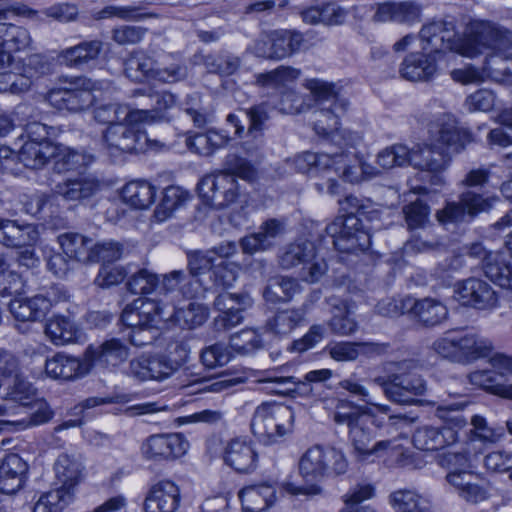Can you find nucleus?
<instances>
[{"label":"nucleus","mask_w":512,"mask_h":512,"mask_svg":"<svg viewBox=\"0 0 512 512\" xmlns=\"http://www.w3.org/2000/svg\"><path fill=\"white\" fill-rule=\"evenodd\" d=\"M207 317V309L196 302L174 307L148 298H139L124 308L121 322L130 329L128 338L131 344L142 347L157 339L163 323L173 321L182 328L193 329L201 326Z\"/></svg>","instance_id":"1"},{"label":"nucleus","mask_w":512,"mask_h":512,"mask_svg":"<svg viewBox=\"0 0 512 512\" xmlns=\"http://www.w3.org/2000/svg\"><path fill=\"white\" fill-rule=\"evenodd\" d=\"M339 386L368 406H359L351 401L338 400L332 415L333 421L337 425L347 427L348 440L358 458L366 459L372 455H380L382 451L391 446V441L381 440L372 444L376 435L370 427V418L376 416L375 411L389 414L390 406L374 402L368 388L352 377L340 381Z\"/></svg>","instance_id":"2"},{"label":"nucleus","mask_w":512,"mask_h":512,"mask_svg":"<svg viewBox=\"0 0 512 512\" xmlns=\"http://www.w3.org/2000/svg\"><path fill=\"white\" fill-rule=\"evenodd\" d=\"M435 128L432 145L416 144L410 148L409 165L431 172L441 171L447 166L450 155L460 152L471 140L469 132L459 128L450 115L440 117Z\"/></svg>","instance_id":"3"},{"label":"nucleus","mask_w":512,"mask_h":512,"mask_svg":"<svg viewBox=\"0 0 512 512\" xmlns=\"http://www.w3.org/2000/svg\"><path fill=\"white\" fill-rule=\"evenodd\" d=\"M422 49L428 53L454 51L462 56L473 58L479 53L480 21L468 23L461 37L451 22H432L420 31Z\"/></svg>","instance_id":"4"},{"label":"nucleus","mask_w":512,"mask_h":512,"mask_svg":"<svg viewBox=\"0 0 512 512\" xmlns=\"http://www.w3.org/2000/svg\"><path fill=\"white\" fill-rule=\"evenodd\" d=\"M304 86L318 104V109L313 112L315 132L335 139L339 134L340 118L347 112L349 102L339 96L332 83L314 78L307 79Z\"/></svg>","instance_id":"5"},{"label":"nucleus","mask_w":512,"mask_h":512,"mask_svg":"<svg viewBox=\"0 0 512 512\" xmlns=\"http://www.w3.org/2000/svg\"><path fill=\"white\" fill-rule=\"evenodd\" d=\"M512 47V32L492 22L482 21V81L485 78L508 84L511 72L510 58H503L500 52Z\"/></svg>","instance_id":"6"},{"label":"nucleus","mask_w":512,"mask_h":512,"mask_svg":"<svg viewBox=\"0 0 512 512\" xmlns=\"http://www.w3.org/2000/svg\"><path fill=\"white\" fill-rule=\"evenodd\" d=\"M348 459L343 450L329 445H313L299 460V473L307 482H320L347 472Z\"/></svg>","instance_id":"7"},{"label":"nucleus","mask_w":512,"mask_h":512,"mask_svg":"<svg viewBox=\"0 0 512 512\" xmlns=\"http://www.w3.org/2000/svg\"><path fill=\"white\" fill-rule=\"evenodd\" d=\"M100 189L99 182L94 178L81 177L68 179L58 183L51 195L42 192L23 194L20 203L23 211L31 216L39 215L47 205H51L57 197L67 201H83L94 196Z\"/></svg>","instance_id":"8"},{"label":"nucleus","mask_w":512,"mask_h":512,"mask_svg":"<svg viewBox=\"0 0 512 512\" xmlns=\"http://www.w3.org/2000/svg\"><path fill=\"white\" fill-rule=\"evenodd\" d=\"M482 390L512 401V355L494 350L489 341H482Z\"/></svg>","instance_id":"9"},{"label":"nucleus","mask_w":512,"mask_h":512,"mask_svg":"<svg viewBox=\"0 0 512 512\" xmlns=\"http://www.w3.org/2000/svg\"><path fill=\"white\" fill-rule=\"evenodd\" d=\"M293 410L284 404L263 403L259 405L251 420L252 433L266 445L274 443L292 431Z\"/></svg>","instance_id":"10"},{"label":"nucleus","mask_w":512,"mask_h":512,"mask_svg":"<svg viewBox=\"0 0 512 512\" xmlns=\"http://www.w3.org/2000/svg\"><path fill=\"white\" fill-rule=\"evenodd\" d=\"M278 261L286 270L301 266L300 277L308 283L318 282L327 272V264L323 258L317 257L314 243L303 238L284 246Z\"/></svg>","instance_id":"11"},{"label":"nucleus","mask_w":512,"mask_h":512,"mask_svg":"<svg viewBox=\"0 0 512 512\" xmlns=\"http://www.w3.org/2000/svg\"><path fill=\"white\" fill-rule=\"evenodd\" d=\"M111 82L78 78L74 88L53 89L48 93L49 103L58 110L77 113L89 108L96 100L94 92L108 90Z\"/></svg>","instance_id":"12"},{"label":"nucleus","mask_w":512,"mask_h":512,"mask_svg":"<svg viewBox=\"0 0 512 512\" xmlns=\"http://www.w3.org/2000/svg\"><path fill=\"white\" fill-rule=\"evenodd\" d=\"M433 349L438 355L451 361L473 362L480 358L478 332L470 329L449 330L433 343Z\"/></svg>","instance_id":"13"},{"label":"nucleus","mask_w":512,"mask_h":512,"mask_svg":"<svg viewBox=\"0 0 512 512\" xmlns=\"http://www.w3.org/2000/svg\"><path fill=\"white\" fill-rule=\"evenodd\" d=\"M325 231L341 253L363 252L370 246V235L363 229L359 216L353 213L338 216Z\"/></svg>","instance_id":"14"},{"label":"nucleus","mask_w":512,"mask_h":512,"mask_svg":"<svg viewBox=\"0 0 512 512\" xmlns=\"http://www.w3.org/2000/svg\"><path fill=\"white\" fill-rule=\"evenodd\" d=\"M466 191L462 192L460 202H448L437 211V220L443 224H456L474 218L480 210V170L471 171L466 179Z\"/></svg>","instance_id":"15"},{"label":"nucleus","mask_w":512,"mask_h":512,"mask_svg":"<svg viewBox=\"0 0 512 512\" xmlns=\"http://www.w3.org/2000/svg\"><path fill=\"white\" fill-rule=\"evenodd\" d=\"M392 367V388L386 390L387 399L397 404H413L415 397L426 391L425 381L416 373L412 361L393 363Z\"/></svg>","instance_id":"16"},{"label":"nucleus","mask_w":512,"mask_h":512,"mask_svg":"<svg viewBox=\"0 0 512 512\" xmlns=\"http://www.w3.org/2000/svg\"><path fill=\"white\" fill-rule=\"evenodd\" d=\"M138 124L121 121L106 128L103 133V144L109 156L118 157L145 149L148 138L136 127Z\"/></svg>","instance_id":"17"},{"label":"nucleus","mask_w":512,"mask_h":512,"mask_svg":"<svg viewBox=\"0 0 512 512\" xmlns=\"http://www.w3.org/2000/svg\"><path fill=\"white\" fill-rule=\"evenodd\" d=\"M197 188L199 195L215 209H224L232 205L240 195L236 178L228 172L204 176Z\"/></svg>","instance_id":"18"},{"label":"nucleus","mask_w":512,"mask_h":512,"mask_svg":"<svg viewBox=\"0 0 512 512\" xmlns=\"http://www.w3.org/2000/svg\"><path fill=\"white\" fill-rule=\"evenodd\" d=\"M189 447V441L181 433H158L143 440L140 451L148 461L169 462L184 456Z\"/></svg>","instance_id":"19"},{"label":"nucleus","mask_w":512,"mask_h":512,"mask_svg":"<svg viewBox=\"0 0 512 512\" xmlns=\"http://www.w3.org/2000/svg\"><path fill=\"white\" fill-rule=\"evenodd\" d=\"M295 168L301 173L313 172L327 178L326 183H316L315 187L323 193L326 187L327 193L335 195L339 193V184L334 177L335 154L320 152H304L294 159Z\"/></svg>","instance_id":"20"},{"label":"nucleus","mask_w":512,"mask_h":512,"mask_svg":"<svg viewBox=\"0 0 512 512\" xmlns=\"http://www.w3.org/2000/svg\"><path fill=\"white\" fill-rule=\"evenodd\" d=\"M28 465L15 453L5 455L0 462V493L14 495L27 480ZM5 499H0V511L5 510Z\"/></svg>","instance_id":"21"},{"label":"nucleus","mask_w":512,"mask_h":512,"mask_svg":"<svg viewBox=\"0 0 512 512\" xmlns=\"http://www.w3.org/2000/svg\"><path fill=\"white\" fill-rule=\"evenodd\" d=\"M181 503L179 486L171 480H161L151 486L143 503L144 512H177Z\"/></svg>","instance_id":"22"},{"label":"nucleus","mask_w":512,"mask_h":512,"mask_svg":"<svg viewBox=\"0 0 512 512\" xmlns=\"http://www.w3.org/2000/svg\"><path fill=\"white\" fill-rule=\"evenodd\" d=\"M223 459L237 473L248 474L257 468L258 453L250 440L237 437L227 443Z\"/></svg>","instance_id":"23"},{"label":"nucleus","mask_w":512,"mask_h":512,"mask_svg":"<svg viewBox=\"0 0 512 512\" xmlns=\"http://www.w3.org/2000/svg\"><path fill=\"white\" fill-rule=\"evenodd\" d=\"M32 38L30 32L23 26L13 23H0V69L12 62V52L30 48Z\"/></svg>","instance_id":"24"},{"label":"nucleus","mask_w":512,"mask_h":512,"mask_svg":"<svg viewBox=\"0 0 512 512\" xmlns=\"http://www.w3.org/2000/svg\"><path fill=\"white\" fill-rule=\"evenodd\" d=\"M91 369L90 361L64 353H57L45 362V373L52 379L72 380L86 375Z\"/></svg>","instance_id":"25"},{"label":"nucleus","mask_w":512,"mask_h":512,"mask_svg":"<svg viewBox=\"0 0 512 512\" xmlns=\"http://www.w3.org/2000/svg\"><path fill=\"white\" fill-rule=\"evenodd\" d=\"M238 496L244 512H263L276 502V486L271 481L248 485Z\"/></svg>","instance_id":"26"},{"label":"nucleus","mask_w":512,"mask_h":512,"mask_svg":"<svg viewBox=\"0 0 512 512\" xmlns=\"http://www.w3.org/2000/svg\"><path fill=\"white\" fill-rule=\"evenodd\" d=\"M129 371L131 376L140 381H163L175 373L162 353L133 359Z\"/></svg>","instance_id":"27"},{"label":"nucleus","mask_w":512,"mask_h":512,"mask_svg":"<svg viewBox=\"0 0 512 512\" xmlns=\"http://www.w3.org/2000/svg\"><path fill=\"white\" fill-rule=\"evenodd\" d=\"M39 232L32 224L20 225L15 220H0V243L7 248L33 247Z\"/></svg>","instance_id":"28"},{"label":"nucleus","mask_w":512,"mask_h":512,"mask_svg":"<svg viewBox=\"0 0 512 512\" xmlns=\"http://www.w3.org/2000/svg\"><path fill=\"white\" fill-rule=\"evenodd\" d=\"M52 300L44 295L11 300L9 309L18 321H38L46 316L52 306Z\"/></svg>","instance_id":"29"},{"label":"nucleus","mask_w":512,"mask_h":512,"mask_svg":"<svg viewBox=\"0 0 512 512\" xmlns=\"http://www.w3.org/2000/svg\"><path fill=\"white\" fill-rule=\"evenodd\" d=\"M301 71L291 66L281 65L276 69L255 75V84L264 90L284 92L295 86Z\"/></svg>","instance_id":"30"},{"label":"nucleus","mask_w":512,"mask_h":512,"mask_svg":"<svg viewBox=\"0 0 512 512\" xmlns=\"http://www.w3.org/2000/svg\"><path fill=\"white\" fill-rule=\"evenodd\" d=\"M128 347L118 339L105 341L98 347L89 346L85 356L90 365L96 364L106 367H116L128 358Z\"/></svg>","instance_id":"31"},{"label":"nucleus","mask_w":512,"mask_h":512,"mask_svg":"<svg viewBox=\"0 0 512 512\" xmlns=\"http://www.w3.org/2000/svg\"><path fill=\"white\" fill-rule=\"evenodd\" d=\"M456 441V433L453 429L444 427L434 428L428 425L418 427L413 434L415 448L423 451H433L445 448Z\"/></svg>","instance_id":"32"},{"label":"nucleus","mask_w":512,"mask_h":512,"mask_svg":"<svg viewBox=\"0 0 512 512\" xmlns=\"http://www.w3.org/2000/svg\"><path fill=\"white\" fill-rule=\"evenodd\" d=\"M378 171L369 164L360 163L354 157L341 152L335 154L334 177L346 182L355 183L365 178H372Z\"/></svg>","instance_id":"33"},{"label":"nucleus","mask_w":512,"mask_h":512,"mask_svg":"<svg viewBox=\"0 0 512 512\" xmlns=\"http://www.w3.org/2000/svg\"><path fill=\"white\" fill-rule=\"evenodd\" d=\"M482 271L490 281L512 290V256L507 260L500 252H489L482 260Z\"/></svg>","instance_id":"34"},{"label":"nucleus","mask_w":512,"mask_h":512,"mask_svg":"<svg viewBox=\"0 0 512 512\" xmlns=\"http://www.w3.org/2000/svg\"><path fill=\"white\" fill-rule=\"evenodd\" d=\"M28 408L34 410L31 413H28L26 410H21V413L23 412L25 414L24 417L18 419H1L0 429L20 431L31 426L44 424L53 417V411L45 401L34 399Z\"/></svg>","instance_id":"35"},{"label":"nucleus","mask_w":512,"mask_h":512,"mask_svg":"<svg viewBox=\"0 0 512 512\" xmlns=\"http://www.w3.org/2000/svg\"><path fill=\"white\" fill-rule=\"evenodd\" d=\"M103 50V42L98 39L83 41L62 50L59 58L62 63L73 68H82L95 61Z\"/></svg>","instance_id":"36"},{"label":"nucleus","mask_w":512,"mask_h":512,"mask_svg":"<svg viewBox=\"0 0 512 512\" xmlns=\"http://www.w3.org/2000/svg\"><path fill=\"white\" fill-rule=\"evenodd\" d=\"M436 63L430 55L416 52L405 57L400 74L409 81L429 80L436 72Z\"/></svg>","instance_id":"37"},{"label":"nucleus","mask_w":512,"mask_h":512,"mask_svg":"<svg viewBox=\"0 0 512 512\" xmlns=\"http://www.w3.org/2000/svg\"><path fill=\"white\" fill-rule=\"evenodd\" d=\"M421 8L414 2L383 3L379 5L374 19L378 22L395 21L412 24L419 21Z\"/></svg>","instance_id":"38"},{"label":"nucleus","mask_w":512,"mask_h":512,"mask_svg":"<svg viewBox=\"0 0 512 512\" xmlns=\"http://www.w3.org/2000/svg\"><path fill=\"white\" fill-rule=\"evenodd\" d=\"M120 195L125 204L144 210L154 203L156 188L145 180H133L123 186Z\"/></svg>","instance_id":"39"},{"label":"nucleus","mask_w":512,"mask_h":512,"mask_svg":"<svg viewBox=\"0 0 512 512\" xmlns=\"http://www.w3.org/2000/svg\"><path fill=\"white\" fill-rule=\"evenodd\" d=\"M151 98L154 101L153 108L133 109L127 117L136 123L150 124L166 119V112L176 105L175 96L169 92H157Z\"/></svg>","instance_id":"40"},{"label":"nucleus","mask_w":512,"mask_h":512,"mask_svg":"<svg viewBox=\"0 0 512 512\" xmlns=\"http://www.w3.org/2000/svg\"><path fill=\"white\" fill-rule=\"evenodd\" d=\"M308 305L304 303L300 308L277 311L266 322V330L274 335H289L305 319Z\"/></svg>","instance_id":"41"},{"label":"nucleus","mask_w":512,"mask_h":512,"mask_svg":"<svg viewBox=\"0 0 512 512\" xmlns=\"http://www.w3.org/2000/svg\"><path fill=\"white\" fill-rule=\"evenodd\" d=\"M57 242L62 252L73 261L89 263L93 242L91 238L80 233L66 232L58 235Z\"/></svg>","instance_id":"42"},{"label":"nucleus","mask_w":512,"mask_h":512,"mask_svg":"<svg viewBox=\"0 0 512 512\" xmlns=\"http://www.w3.org/2000/svg\"><path fill=\"white\" fill-rule=\"evenodd\" d=\"M272 46H274V60H282L302 50L305 45L303 34L294 30H272Z\"/></svg>","instance_id":"43"},{"label":"nucleus","mask_w":512,"mask_h":512,"mask_svg":"<svg viewBox=\"0 0 512 512\" xmlns=\"http://www.w3.org/2000/svg\"><path fill=\"white\" fill-rule=\"evenodd\" d=\"M45 334L55 345H65L76 342L81 332L74 322L65 316H54L45 326Z\"/></svg>","instance_id":"44"},{"label":"nucleus","mask_w":512,"mask_h":512,"mask_svg":"<svg viewBox=\"0 0 512 512\" xmlns=\"http://www.w3.org/2000/svg\"><path fill=\"white\" fill-rule=\"evenodd\" d=\"M55 149L52 142H24L19 148L18 157L25 167L39 169L50 160Z\"/></svg>","instance_id":"45"},{"label":"nucleus","mask_w":512,"mask_h":512,"mask_svg":"<svg viewBox=\"0 0 512 512\" xmlns=\"http://www.w3.org/2000/svg\"><path fill=\"white\" fill-rule=\"evenodd\" d=\"M55 151L50 160L54 163V168L59 173L70 170H77L79 168L89 165L93 161V156L72 149L62 144L55 143Z\"/></svg>","instance_id":"46"},{"label":"nucleus","mask_w":512,"mask_h":512,"mask_svg":"<svg viewBox=\"0 0 512 512\" xmlns=\"http://www.w3.org/2000/svg\"><path fill=\"white\" fill-rule=\"evenodd\" d=\"M328 303L332 306L333 316L328 322L330 330L339 336H349L357 331L358 324L350 316L347 304L335 297H330Z\"/></svg>","instance_id":"47"},{"label":"nucleus","mask_w":512,"mask_h":512,"mask_svg":"<svg viewBox=\"0 0 512 512\" xmlns=\"http://www.w3.org/2000/svg\"><path fill=\"white\" fill-rule=\"evenodd\" d=\"M54 469L56 478L61 484L59 489L72 492L73 488L80 481L82 471L81 463L68 454H61L55 462Z\"/></svg>","instance_id":"48"},{"label":"nucleus","mask_w":512,"mask_h":512,"mask_svg":"<svg viewBox=\"0 0 512 512\" xmlns=\"http://www.w3.org/2000/svg\"><path fill=\"white\" fill-rule=\"evenodd\" d=\"M186 75V66L174 55L169 54L156 61L151 80L170 84L183 80Z\"/></svg>","instance_id":"49"},{"label":"nucleus","mask_w":512,"mask_h":512,"mask_svg":"<svg viewBox=\"0 0 512 512\" xmlns=\"http://www.w3.org/2000/svg\"><path fill=\"white\" fill-rule=\"evenodd\" d=\"M411 311L419 321L429 326L440 324L448 315L446 306L432 298L416 300L411 307Z\"/></svg>","instance_id":"50"},{"label":"nucleus","mask_w":512,"mask_h":512,"mask_svg":"<svg viewBox=\"0 0 512 512\" xmlns=\"http://www.w3.org/2000/svg\"><path fill=\"white\" fill-rule=\"evenodd\" d=\"M389 503L396 512H429V502L410 489H400L392 492Z\"/></svg>","instance_id":"51"},{"label":"nucleus","mask_w":512,"mask_h":512,"mask_svg":"<svg viewBox=\"0 0 512 512\" xmlns=\"http://www.w3.org/2000/svg\"><path fill=\"white\" fill-rule=\"evenodd\" d=\"M156 61L143 51H133L124 62L125 75L133 81L152 78Z\"/></svg>","instance_id":"52"},{"label":"nucleus","mask_w":512,"mask_h":512,"mask_svg":"<svg viewBox=\"0 0 512 512\" xmlns=\"http://www.w3.org/2000/svg\"><path fill=\"white\" fill-rule=\"evenodd\" d=\"M450 484L456 487L459 494L468 502L477 503L480 494V476L471 471L452 472L447 475Z\"/></svg>","instance_id":"53"},{"label":"nucleus","mask_w":512,"mask_h":512,"mask_svg":"<svg viewBox=\"0 0 512 512\" xmlns=\"http://www.w3.org/2000/svg\"><path fill=\"white\" fill-rule=\"evenodd\" d=\"M189 198L188 192L177 186H169L164 190L163 198L154 211L157 221L167 220L172 213L182 206Z\"/></svg>","instance_id":"54"},{"label":"nucleus","mask_w":512,"mask_h":512,"mask_svg":"<svg viewBox=\"0 0 512 512\" xmlns=\"http://www.w3.org/2000/svg\"><path fill=\"white\" fill-rule=\"evenodd\" d=\"M310 98L297 92L294 87L281 92L275 108L286 115H297L306 112L310 108Z\"/></svg>","instance_id":"55"},{"label":"nucleus","mask_w":512,"mask_h":512,"mask_svg":"<svg viewBox=\"0 0 512 512\" xmlns=\"http://www.w3.org/2000/svg\"><path fill=\"white\" fill-rule=\"evenodd\" d=\"M72 492L56 488L43 494L34 505L33 512H62L71 502Z\"/></svg>","instance_id":"56"},{"label":"nucleus","mask_w":512,"mask_h":512,"mask_svg":"<svg viewBox=\"0 0 512 512\" xmlns=\"http://www.w3.org/2000/svg\"><path fill=\"white\" fill-rule=\"evenodd\" d=\"M410 148L404 144H393L377 154V164L383 169L409 165Z\"/></svg>","instance_id":"57"},{"label":"nucleus","mask_w":512,"mask_h":512,"mask_svg":"<svg viewBox=\"0 0 512 512\" xmlns=\"http://www.w3.org/2000/svg\"><path fill=\"white\" fill-rule=\"evenodd\" d=\"M240 270L241 265L238 262L220 261L213 267L209 278L213 282V286L229 288L236 282Z\"/></svg>","instance_id":"58"},{"label":"nucleus","mask_w":512,"mask_h":512,"mask_svg":"<svg viewBox=\"0 0 512 512\" xmlns=\"http://www.w3.org/2000/svg\"><path fill=\"white\" fill-rule=\"evenodd\" d=\"M246 117L249 120L247 128V136L252 137L255 140H261L263 131L265 129L266 122L269 120L268 104L262 102L257 105L244 110Z\"/></svg>","instance_id":"59"},{"label":"nucleus","mask_w":512,"mask_h":512,"mask_svg":"<svg viewBox=\"0 0 512 512\" xmlns=\"http://www.w3.org/2000/svg\"><path fill=\"white\" fill-rule=\"evenodd\" d=\"M133 109L120 104H108L97 107L94 110V119L101 124L114 125L121 121L136 123L127 117Z\"/></svg>","instance_id":"60"},{"label":"nucleus","mask_w":512,"mask_h":512,"mask_svg":"<svg viewBox=\"0 0 512 512\" xmlns=\"http://www.w3.org/2000/svg\"><path fill=\"white\" fill-rule=\"evenodd\" d=\"M204 64L211 73L229 76L238 70L240 59L227 53L208 55L205 57Z\"/></svg>","instance_id":"61"},{"label":"nucleus","mask_w":512,"mask_h":512,"mask_svg":"<svg viewBox=\"0 0 512 512\" xmlns=\"http://www.w3.org/2000/svg\"><path fill=\"white\" fill-rule=\"evenodd\" d=\"M261 338L253 329H245L233 335L230 339V348L240 355L253 353L261 347Z\"/></svg>","instance_id":"62"},{"label":"nucleus","mask_w":512,"mask_h":512,"mask_svg":"<svg viewBox=\"0 0 512 512\" xmlns=\"http://www.w3.org/2000/svg\"><path fill=\"white\" fill-rule=\"evenodd\" d=\"M126 285L132 294H149L157 290L158 276L147 269H140L129 277Z\"/></svg>","instance_id":"63"},{"label":"nucleus","mask_w":512,"mask_h":512,"mask_svg":"<svg viewBox=\"0 0 512 512\" xmlns=\"http://www.w3.org/2000/svg\"><path fill=\"white\" fill-rule=\"evenodd\" d=\"M89 263L114 262L122 255V246L115 241L92 242Z\"/></svg>","instance_id":"64"}]
</instances>
